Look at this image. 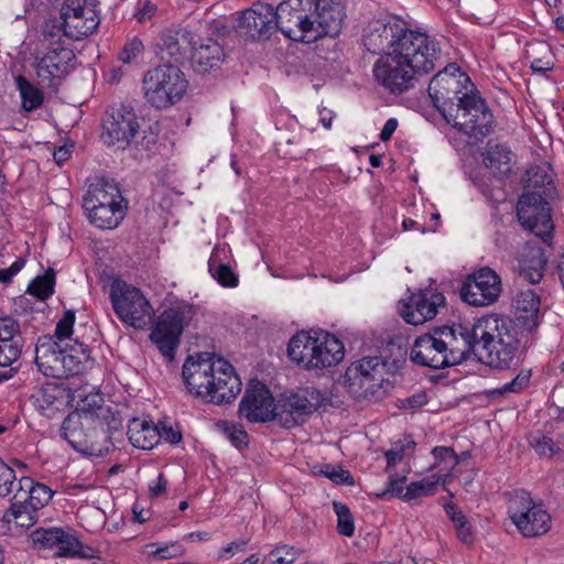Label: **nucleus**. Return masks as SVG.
Listing matches in <instances>:
<instances>
[{
	"label": "nucleus",
	"instance_id": "49",
	"mask_svg": "<svg viewBox=\"0 0 564 564\" xmlns=\"http://www.w3.org/2000/svg\"><path fill=\"white\" fill-rule=\"evenodd\" d=\"M333 509L337 516L338 533L344 536H352L355 532V522L349 508L345 503L334 501Z\"/></svg>",
	"mask_w": 564,
	"mask_h": 564
},
{
	"label": "nucleus",
	"instance_id": "3",
	"mask_svg": "<svg viewBox=\"0 0 564 564\" xmlns=\"http://www.w3.org/2000/svg\"><path fill=\"white\" fill-rule=\"evenodd\" d=\"M288 356L305 370H324L345 357L344 344L327 332H300L289 341Z\"/></svg>",
	"mask_w": 564,
	"mask_h": 564
},
{
	"label": "nucleus",
	"instance_id": "56",
	"mask_svg": "<svg viewBox=\"0 0 564 564\" xmlns=\"http://www.w3.org/2000/svg\"><path fill=\"white\" fill-rule=\"evenodd\" d=\"M144 46L141 40L134 37L128 42L119 54V59L123 63H131L143 52Z\"/></svg>",
	"mask_w": 564,
	"mask_h": 564
},
{
	"label": "nucleus",
	"instance_id": "61",
	"mask_svg": "<svg viewBox=\"0 0 564 564\" xmlns=\"http://www.w3.org/2000/svg\"><path fill=\"white\" fill-rule=\"evenodd\" d=\"M24 264V259L18 258L9 268L0 269V283H10L12 278L22 270Z\"/></svg>",
	"mask_w": 564,
	"mask_h": 564
},
{
	"label": "nucleus",
	"instance_id": "57",
	"mask_svg": "<svg viewBox=\"0 0 564 564\" xmlns=\"http://www.w3.org/2000/svg\"><path fill=\"white\" fill-rule=\"evenodd\" d=\"M62 350L64 354L75 356V359L82 360L87 365L91 364L90 360V350L83 343H78L77 340L73 345L62 344Z\"/></svg>",
	"mask_w": 564,
	"mask_h": 564
},
{
	"label": "nucleus",
	"instance_id": "27",
	"mask_svg": "<svg viewBox=\"0 0 564 564\" xmlns=\"http://www.w3.org/2000/svg\"><path fill=\"white\" fill-rule=\"evenodd\" d=\"M141 124L132 111L113 109L106 113L101 124V138L110 141H131L141 135L142 141L147 139L145 130L141 131Z\"/></svg>",
	"mask_w": 564,
	"mask_h": 564
},
{
	"label": "nucleus",
	"instance_id": "22",
	"mask_svg": "<svg viewBox=\"0 0 564 564\" xmlns=\"http://www.w3.org/2000/svg\"><path fill=\"white\" fill-rule=\"evenodd\" d=\"M218 358L209 352L196 357L189 356L183 365V379L191 393L206 398L210 394V382L214 378L216 360Z\"/></svg>",
	"mask_w": 564,
	"mask_h": 564
},
{
	"label": "nucleus",
	"instance_id": "43",
	"mask_svg": "<svg viewBox=\"0 0 564 564\" xmlns=\"http://www.w3.org/2000/svg\"><path fill=\"white\" fill-rule=\"evenodd\" d=\"M527 55L531 58V69L534 73H545L554 67L552 51L545 43L532 45Z\"/></svg>",
	"mask_w": 564,
	"mask_h": 564
},
{
	"label": "nucleus",
	"instance_id": "48",
	"mask_svg": "<svg viewBox=\"0 0 564 564\" xmlns=\"http://www.w3.org/2000/svg\"><path fill=\"white\" fill-rule=\"evenodd\" d=\"M440 481V477L432 476L431 478H424L420 481L411 482L402 498L406 501L416 499L419 497L433 495L436 484Z\"/></svg>",
	"mask_w": 564,
	"mask_h": 564
},
{
	"label": "nucleus",
	"instance_id": "54",
	"mask_svg": "<svg viewBox=\"0 0 564 564\" xmlns=\"http://www.w3.org/2000/svg\"><path fill=\"white\" fill-rule=\"evenodd\" d=\"M297 557V552L292 546H278L270 552L268 561L270 564H292Z\"/></svg>",
	"mask_w": 564,
	"mask_h": 564
},
{
	"label": "nucleus",
	"instance_id": "38",
	"mask_svg": "<svg viewBox=\"0 0 564 564\" xmlns=\"http://www.w3.org/2000/svg\"><path fill=\"white\" fill-rule=\"evenodd\" d=\"M227 251L226 246H216L208 261V270L219 284L226 288H234L238 284V275L228 264L224 263Z\"/></svg>",
	"mask_w": 564,
	"mask_h": 564
},
{
	"label": "nucleus",
	"instance_id": "47",
	"mask_svg": "<svg viewBox=\"0 0 564 564\" xmlns=\"http://www.w3.org/2000/svg\"><path fill=\"white\" fill-rule=\"evenodd\" d=\"M55 274L53 269H48L44 275L37 276L29 285L28 292L40 300H46L54 292Z\"/></svg>",
	"mask_w": 564,
	"mask_h": 564
},
{
	"label": "nucleus",
	"instance_id": "55",
	"mask_svg": "<svg viewBox=\"0 0 564 564\" xmlns=\"http://www.w3.org/2000/svg\"><path fill=\"white\" fill-rule=\"evenodd\" d=\"M321 473L336 484H354V478L350 473L339 466L326 465Z\"/></svg>",
	"mask_w": 564,
	"mask_h": 564
},
{
	"label": "nucleus",
	"instance_id": "14",
	"mask_svg": "<svg viewBox=\"0 0 564 564\" xmlns=\"http://www.w3.org/2000/svg\"><path fill=\"white\" fill-rule=\"evenodd\" d=\"M37 550H50L57 557L93 558L96 551L61 528L36 529L31 534Z\"/></svg>",
	"mask_w": 564,
	"mask_h": 564
},
{
	"label": "nucleus",
	"instance_id": "50",
	"mask_svg": "<svg viewBox=\"0 0 564 564\" xmlns=\"http://www.w3.org/2000/svg\"><path fill=\"white\" fill-rule=\"evenodd\" d=\"M217 427L235 447L240 448L247 445L248 434L241 425L228 421H219Z\"/></svg>",
	"mask_w": 564,
	"mask_h": 564
},
{
	"label": "nucleus",
	"instance_id": "42",
	"mask_svg": "<svg viewBox=\"0 0 564 564\" xmlns=\"http://www.w3.org/2000/svg\"><path fill=\"white\" fill-rule=\"evenodd\" d=\"M30 484L31 478L17 479L14 470L0 458V497L14 495L13 498H17L18 494L24 490V485Z\"/></svg>",
	"mask_w": 564,
	"mask_h": 564
},
{
	"label": "nucleus",
	"instance_id": "6",
	"mask_svg": "<svg viewBox=\"0 0 564 564\" xmlns=\"http://www.w3.org/2000/svg\"><path fill=\"white\" fill-rule=\"evenodd\" d=\"M431 37L424 32L409 29L406 22L395 17L373 19L362 33L364 45L372 54L395 53Z\"/></svg>",
	"mask_w": 564,
	"mask_h": 564
},
{
	"label": "nucleus",
	"instance_id": "29",
	"mask_svg": "<svg viewBox=\"0 0 564 564\" xmlns=\"http://www.w3.org/2000/svg\"><path fill=\"white\" fill-rule=\"evenodd\" d=\"M214 382H210V402L228 403L234 400L241 390V381L235 373L232 366L223 358L216 360Z\"/></svg>",
	"mask_w": 564,
	"mask_h": 564
},
{
	"label": "nucleus",
	"instance_id": "19",
	"mask_svg": "<svg viewBox=\"0 0 564 564\" xmlns=\"http://www.w3.org/2000/svg\"><path fill=\"white\" fill-rule=\"evenodd\" d=\"M311 3L308 36L311 42L322 36L337 35L343 26L345 11L339 0H308Z\"/></svg>",
	"mask_w": 564,
	"mask_h": 564
},
{
	"label": "nucleus",
	"instance_id": "20",
	"mask_svg": "<svg viewBox=\"0 0 564 564\" xmlns=\"http://www.w3.org/2000/svg\"><path fill=\"white\" fill-rule=\"evenodd\" d=\"M275 404L269 389L258 380L248 384L239 404V416L249 422H267L275 419Z\"/></svg>",
	"mask_w": 564,
	"mask_h": 564
},
{
	"label": "nucleus",
	"instance_id": "40",
	"mask_svg": "<svg viewBox=\"0 0 564 564\" xmlns=\"http://www.w3.org/2000/svg\"><path fill=\"white\" fill-rule=\"evenodd\" d=\"M89 221L100 229H113L118 227L124 217L126 206H96L84 207Z\"/></svg>",
	"mask_w": 564,
	"mask_h": 564
},
{
	"label": "nucleus",
	"instance_id": "31",
	"mask_svg": "<svg viewBox=\"0 0 564 564\" xmlns=\"http://www.w3.org/2000/svg\"><path fill=\"white\" fill-rule=\"evenodd\" d=\"M24 340L17 321L0 318V367H11L22 354Z\"/></svg>",
	"mask_w": 564,
	"mask_h": 564
},
{
	"label": "nucleus",
	"instance_id": "9",
	"mask_svg": "<svg viewBox=\"0 0 564 564\" xmlns=\"http://www.w3.org/2000/svg\"><path fill=\"white\" fill-rule=\"evenodd\" d=\"M110 300L122 323L135 329H144L152 323L154 310L139 289L126 282H115L110 289Z\"/></svg>",
	"mask_w": 564,
	"mask_h": 564
},
{
	"label": "nucleus",
	"instance_id": "10",
	"mask_svg": "<svg viewBox=\"0 0 564 564\" xmlns=\"http://www.w3.org/2000/svg\"><path fill=\"white\" fill-rule=\"evenodd\" d=\"M193 315V306L184 303L169 307L159 315L150 338L169 360L174 358L184 326Z\"/></svg>",
	"mask_w": 564,
	"mask_h": 564
},
{
	"label": "nucleus",
	"instance_id": "35",
	"mask_svg": "<svg viewBox=\"0 0 564 564\" xmlns=\"http://www.w3.org/2000/svg\"><path fill=\"white\" fill-rule=\"evenodd\" d=\"M194 35L186 29L170 30L161 35L159 47L175 63L187 58L194 46Z\"/></svg>",
	"mask_w": 564,
	"mask_h": 564
},
{
	"label": "nucleus",
	"instance_id": "18",
	"mask_svg": "<svg viewBox=\"0 0 564 564\" xmlns=\"http://www.w3.org/2000/svg\"><path fill=\"white\" fill-rule=\"evenodd\" d=\"M61 20L57 22L63 32V39L83 40L90 35L99 25L96 11L88 8L82 0H67L61 8Z\"/></svg>",
	"mask_w": 564,
	"mask_h": 564
},
{
	"label": "nucleus",
	"instance_id": "46",
	"mask_svg": "<svg viewBox=\"0 0 564 564\" xmlns=\"http://www.w3.org/2000/svg\"><path fill=\"white\" fill-rule=\"evenodd\" d=\"M9 512L14 522L20 527L29 528L37 520V510L25 500L23 502H13ZM7 517H9V513H7Z\"/></svg>",
	"mask_w": 564,
	"mask_h": 564
},
{
	"label": "nucleus",
	"instance_id": "25",
	"mask_svg": "<svg viewBox=\"0 0 564 564\" xmlns=\"http://www.w3.org/2000/svg\"><path fill=\"white\" fill-rule=\"evenodd\" d=\"M384 364L380 357H367L351 364L345 373V379L355 392L376 393L383 381Z\"/></svg>",
	"mask_w": 564,
	"mask_h": 564
},
{
	"label": "nucleus",
	"instance_id": "2",
	"mask_svg": "<svg viewBox=\"0 0 564 564\" xmlns=\"http://www.w3.org/2000/svg\"><path fill=\"white\" fill-rule=\"evenodd\" d=\"M476 335L478 359L489 367L507 369L516 360L520 344L527 341L530 334L510 317L488 314L478 318Z\"/></svg>",
	"mask_w": 564,
	"mask_h": 564
},
{
	"label": "nucleus",
	"instance_id": "45",
	"mask_svg": "<svg viewBox=\"0 0 564 564\" xmlns=\"http://www.w3.org/2000/svg\"><path fill=\"white\" fill-rule=\"evenodd\" d=\"M24 495L28 494L25 501L34 507L36 510L46 506L52 497L53 491L43 484H35L31 480L30 485H24Z\"/></svg>",
	"mask_w": 564,
	"mask_h": 564
},
{
	"label": "nucleus",
	"instance_id": "64",
	"mask_svg": "<svg viewBox=\"0 0 564 564\" xmlns=\"http://www.w3.org/2000/svg\"><path fill=\"white\" fill-rule=\"evenodd\" d=\"M159 433L160 440L163 438L171 444H177L182 438L178 431H175L172 426H166L165 424L159 426Z\"/></svg>",
	"mask_w": 564,
	"mask_h": 564
},
{
	"label": "nucleus",
	"instance_id": "33",
	"mask_svg": "<svg viewBox=\"0 0 564 564\" xmlns=\"http://www.w3.org/2000/svg\"><path fill=\"white\" fill-rule=\"evenodd\" d=\"M512 306L516 311L512 322L531 335L539 325L540 297L533 290L520 291Z\"/></svg>",
	"mask_w": 564,
	"mask_h": 564
},
{
	"label": "nucleus",
	"instance_id": "63",
	"mask_svg": "<svg viewBox=\"0 0 564 564\" xmlns=\"http://www.w3.org/2000/svg\"><path fill=\"white\" fill-rule=\"evenodd\" d=\"M447 517L453 521L455 528L468 522L463 511L454 503H447L444 507Z\"/></svg>",
	"mask_w": 564,
	"mask_h": 564
},
{
	"label": "nucleus",
	"instance_id": "21",
	"mask_svg": "<svg viewBox=\"0 0 564 564\" xmlns=\"http://www.w3.org/2000/svg\"><path fill=\"white\" fill-rule=\"evenodd\" d=\"M444 304L445 297L442 293L425 290L413 293L408 301H401L399 313L405 323L422 325L433 319Z\"/></svg>",
	"mask_w": 564,
	"mask_h": 564
},
{
	"label": "nucleus",
	"instance_id": "60",
	"mask_svg": "<svg viewBox=\"0 0 564 564\" xmlns=\"http://www.w3.org/2000/svg\"><path fill=\"white\" fill-rule=\"evenodd\" d=\"M405 476H391L389 482L387 484L386 490L381 494V496L391 495L393 497L403 496V485L405 482Z\"/></svg>",
	"mask_w": 564,
	"mask_h": 564
},
{
	"label": "nucleus",
	"instance_id": "11",
	"mask_svg": "<svg viewBox=\"0 0 564 564\" xmlns=\"http://www.w3.org/2000/svg\"><path fill=\"white\" fill-rule=\"evenodd\" d=\"M327 395L312 387L300 389L294 393L284 395L279 400L275 409V419L286 429L305 421L306 416L322 408Z\"/></svg>",
	"mask_w": 564,
	"mask_h": 564
},
{
	"label": "nucleus",
	"instance_id": "8",
	"mask_svg": "<svg viewBox=\"0 0 564 564\" xmlns=\"http://www.w3.org/2000/svg\"><path fill=\"white\" fill-rule=\"evenodd\" d=\"M508 516L523 538L546 534L552 519L543 503L534 500L525 490H514L508 496Z\"/></svg>",
	"mask_w": 564,
	"mask_h": 564
},
{
	"label": "nucleus",
	"instance_id": "34",
	"mask_svg": "<svg viewBox=\"0 0 564 564\" xmlns=\"http://www.w3.org/2000/svg\"><path fill=\"white\" fill-rule=\"evenodd\" d=\"M121 192L117 183L108 177H97L83 197V207L122 205Z\"/></svg>",
	"mask_w": 564,
	"mask_h": 564
},
{
	"label": "nucleus",
	"instance_id": "16",
	"mask_svg": "<svg viewBox=\"0 0 564 564\" xmlns=\"http://www.w3.org/2000/svg\"><path fill=\"white\" fill-rule=\"evenodd\" d=\"M459 294L470 306H489L496 303L501 294L500 276L490 268H482L466 279Z\"/></svg>",
	"mask_w": 564,
	"mask_h": 564
},
{
	"label": "nucleus",
	"instance_id": "24",
	"mask_svg": "<svg viewBox=\"0 0 564 564\" xmlns=\"http://www.w3.org/2000/svg\"><path fill=\"white\" fill-rule=\"evenodd\" d=\"M87 419L79 412L68 414L61 427L62 437L69 443L75 449L86 452L91 456H104L109 453L112 444L107 442L105 434L101 435L102 443L91 441L94 435H87L84 432L83 419Z\"/></svg>",
	"mask_w": 564,
	"mask_h": 564
},
{
	"label": "nucleus",
	"instance_id": "44",
	"mask_svg": "<svg viewBox=\"0 0 564 564\" xmlns=\"http://www.w3.org/2000/svg\"><path fill=\"white\" fill-rule=\"evenodd\" d=\"M17 86L22 98L23 109L31 111L39 108L43 104L42 91L33 84H31L25 77L18 76Z\"/></svg>",
	"mask_w": 564,
	"mask_h": 564
},
{
	"label": "nucleus",
	"instance_id": "5",
	"mask_svg": "<svg viewBox=\"0 0 564 564\" xmlns=\"http://www.w3.org/2000/svg\"><path fill=\"white\" fill-rule=\"evenodd\" d=\"M427 93L447 123L457 119L467 100L478 94L468 75L455 63L446 65L431 79Z\"/></svg>",
	"mask_w": 564,
	"mask_h": 564
},
{
	"label": "nucleus",
	"instance_id": "36",
	"mask_svg": "<svg viewBox=\"0 0 564 564\" xmlns=\"http://www.w3.org/2000/svg\"><path fill=\"white\" fill-rule=\"evenodd\" d=\"M127 435L134 447L144 451L152 449L160 442L159 426L145 417L131 419Z\"/></svg>",
	"mask_w": 564,
	"mask_h": 564
},
{
	"label": "nucleus",
	"instance_id": "15",
	"mask_svg": "<svg viewBox=\"0 0 564 564\" xmlns=\"http://www.w3.org/2000/svg\"><path fill=\"white\" fill-rule=\"evenodd\" d=\"M310 11L308 0H285L278 7L273 6L278 31H281L290 40L311 43L308 36Z\"/></svg>",
	"mask_w": 564,
	"mask_h": 564
},
{
	"label": "nucleus",
	"instance_id": "26",
	"mask_svg": "<svg viewBox=\"0 0 564 564\" xmlns=\"http://www.w3.org/2000/svg\"><path fill=\"white\" fill-rule=\"evenodd\" d=\"M477 329L478 319L470 326L458 324L453 327L442 328V335H444L445 340H449V344H446V346L452 366L463 362L470 354L477 356Z\"/></svg>",
	"mask_w": 564,
	"mask_h": 564
},
{
	"label": "nucleus",
	"instance_id": "1",
	"mask_svg": "<svg viewBox=\"0 0 564 564\" xmlns=\"http://www.w3.org/2000/svg\"><path fill=\"white\" fill-rule=\"evenodd\" d=\"M440 57V44L431 37L403 51L383 54L373 65V76L386 90L401 95L414 87L416 76L432 72Z\"/></svg>",
	"mask_w": 564,
	"mask_h": 564
},
{
	"label": "nucleus",
	"instance_id": "58",
	"mask_svg": "<svg viewBox=\"0 0 564 564\" xmlns=\"http://www.w3.org/2000/svg\"><path fill=\"white\" fill-rule=\"evenodd\" d=\"M61 360H62V365L64 366V370H65L64 378L78 375V373L83 372L88 366L86 362L75 359V356L64 354V352H63V356L61 357Z\"/></svg>",
	"mask_w": 564,
	"mask_h": 564
},
{
	"label": "nucleus",
	"instance_id": "62",
	"mask_svg": "<svg viewBox=\"0 0 564 564\" xmlns=\"http://www.w3.org/2000/svg\"><path fill=\"white\" fill-rule=\"evenodd\" d=\"M74 143H63L58 148L53 149V158L56 164L62 165L66 162L73 154Z\"/></svg>",
	"mask_w": 564,
	"mask_h": 564
},
{
	"label": "nucleus",
	"instance_id": "51",
	"mask_svg": "<svg viewBox=\"0 0 564 564\" xmlns=\"http://www.w3.org/2000/svg\"><path fill=\"white\" fill-rule=\"evenodd\" d=\"M529 443L540 456L553 457L560 452V447L551 437L539 432L529 436Z\"/></svg>",
	"mask_w": 564,
	"mask_h": 564
},
{
	"label": "nucleus",
	"instance_id": "37",
	"mask_svg": "<svg viewBox=\"0 0 564 564\" xmlns=\"http://www.w3.org/2000/svg\"><path fill=\"white\" fill-rule=\"evenodd\" d=\"M546 257L541 247L527 245L519 262V274L531 284L539 283L543 278Z\"/></svg>",
	"mask_w": 564,
	"mask_h": 564
},
{
	"label": "nucleus",
	"instance_id": "12",
	"mask_svg": "<svg viewBox=\"0 0 564 564\" xmlns=\"http://www.w3.org/2000/svg\"><path fill=\"white\" fill-rule=\"evenodd\" d=\"M517 216L523 228L551 245L553 223L545 196L530 191L523 193L517 204Z\"/></svg>",
	"mask_w": 564,
	"mask_h": 564
},
{
	"label": "nucleus",
	"instance_id": "32",
	"mask_svg": "<svg viewBox=\"0 0 564 564\" xmlns=\"http://www.w3.org/2000/svg\"><path fill=\"white\" fill-rule=\"evenodd\" d=\"M225 57L224 47L212 37L195 41L191 54L193 68L200 74L219 68Z\"/></svg>",
	"mask_w": 564,
	"mask_h": 564
},
{
	"label": "nucleus",
	"instance_id": "7",
	"mask_svg": "<svg viewBox=\"0 0 564 564\" xmlns=\"http://www.w3.org/2000/svg\"><path fill=\"white\" fill-rule=\"evenodd\" d=\"M144 96L158 109L177 102L187 89L184 73L176 65L164 64L147 72L143 77Z\"/></svg>",
	"mask_w": 564,
	"mask_h": 564
},
{
	"label": "nucleus",
	"instance_id": "39",
	"mask_svg": "<svg viewBox=\"0 0 564 564\" xmlns=\"http://www.w3.org/2000/svg\"><path fill=\"white\" fill-rule=\"evenodd\" d=\"M550 172L551 166L546 162L528 169L523 178L528 191L531 193H541L543 196L551 195L554 186Z\"/></svg>",
	"mask_w": 564,
	"mask_h": 564
},
{
	"label": "nucleus",
	"instance_id": "59",
	"mask_svg": "<svg viewBox=\"0 0 564 564\" xmlns=\"http://www.w3.org/2000/svg\"><path fill=\"white\" fill-rule=\"evenodd\" d=\"M413 447H414L413 441H406L405 444L394 445L393 447H391L386 453L388 467H391V466L395 465L397 463L401 462L405 449H412Z\"/></svg>",
	"mask_w": 564,
	"mask_h": 564
},
{
	"label": "nucleus",
	"instance_id": "53",
	"mask_svg": "<svg viewBox=\"0 0 564 564\" xmlns=\"http://www.w3.org/2000/svg\"><path fill=\"white\" fill-rule=\"evenodd\" d=\"M75 323V314L72 311H67L64 313L63 317L58 321L55 328V340L61 343V345L70 339L69 336L73 333V327Z\"/></svg>",
	"mask_w": 564,
	"mask_h": 564
},
{
	"label": "nucleus",
	"instance_id": "41",
	"mask_svg": "<svg viewBox=\"0 0 564 564\" xmlns=\"http://www.w3.org/2000/svg\"><path fill=\"white\" fill-rule=\"evenodd\" d=\"M432 455L434 457V464L432 468H436L440 471H444L445 474L440 477V481L442 480L443 485L449 484V479L452 477L451 471L459 464V458L455 454L452 447L446 446H436L432 449Z\"/></svg>",
	"mask_w": 564,
	"mask_h": 564
},
{
	"label": "nucleus",
	"instance_id": "28",
	"mask_svg": "<svg viewBox=\"0 0 564 564\" xmlns=\"http://www.w3.org/2000/svg\"><path fill=\"white\" fill-rule=\"evenodd\" d=\"M465 151L479 152L484 166L497 176L507 175L514 162V154L507 143H467Z\"/></svg>",
	"mask_w": 564,
	"mask_h": 564
},
{
	"label": "nucleus",
	"instance_id": "52",
	"mask_svg": "<svg viewBox=\"0 0 564 564\" xmlns=\"http://www.w3.org/2000/svg\"><path fill=\"white\" fill-rule=\"evenodd\" d=\"M531 378V371L521 370L516 378H513L510 382L505 383L501 388L492 390V394L505 395L508 393H519L522 391L529 383Z\"/></svg>",
	"mask_w": 564,
	"mask_h": 564
},
{
	"label": "nucleus",
	"instance_id": "4",
	"mask_svg": "<svg viewBox=\"0 0 564 564\" xmlns=\"http://www.w3.org/2000/svg\"><path fill=\"white\" fill-rule=\"evenodd\" d=\"M39 50L42 56L36 57L35 67L40 84L53 87L74 68L76 58L74 51L66 46L56 20H47L42 25Z\"/></svg>",
	"mask_w": 564,
	"mask_h": 564
},
{
	"label": "nucleus",
	"instance_id": "30",
	"mask_svg": "<svg viewBox=\"0 0 564 564\" xmlns=\"http://www.w3.org/2000/svg\"><path fill=\"white\" fill-rule=\"evenodd\" d=\"M62 345L53 336L39 338L35 348V362L39 370L46 377L64 378L65 370L62 365Z\"/></svg>",
	"mask_w": 564,
	"mask_h": 564
},
{
	"label": "nucleus",
	"instance_id": "13",
	"mask_svg": "<svg viewBox=\"0 0 564 564\" xmlns=\"http://www.w3.org/2000/svg\"><path fill=\"white\" fill-rule=\"evenodd\" d=\"M237 34L246 41H267L278 32L273 4L256 2L238 13L235 25Z\"/></svg>",
	"mask_w": 564,
	"mask_h": 564
},
{
	"label": "nucleus",
	"instance_id": "23",
	"mask_svg": "<svg viewBox=\"0 0 564 564\" xmlns=\"http://www.w3.org/2000/svg\"><path fill=\"white\" fill-rule=\"evenodd\" d=\"M446 344H449V340H445L442 329L420 336L412 347L411 359L417 365L434 369L449 367L452 362L446 354L448 352Z\"/></svg>",
	"mask_w": 564,
	"mask_h": 564
},
{
	"label": "nucleus",
	"instance_id": "17",
	"mask_svg": "<svg viewBox=\"0 0 564 564\" xmlns=\"http://www.w3.org/2000/svg\"><path fill=\"white\" fill-rule=\"evenodd\" d=\"M451 124L465 135L480 140L494 131V116L478 93L467 100L466 106L458 112L457 119L452 120Z\"/></svg>",
	"mask_w": 564,
	"mask_h": 564
}]
</instances>
